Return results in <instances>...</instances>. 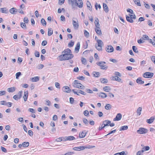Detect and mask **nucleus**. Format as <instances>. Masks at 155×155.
<instances>
[{
    "mask_svg": "<svg viewBox=\"0 0 155 155\" xmlns=\"http://www.w3.org/2000/svg\"><path fill=\"white\" fill-rule=\"evenodd\" d=\"M62 54L58 56L60 61L68 60L73 58L74 57L71 50L69 48L65 49L62 52Z\"/></svg>",
    "mask_w": 155,
    "mask_h": 155,
    "instance_id": "f257e3e1",
    "label": "nucleus"
},
{
    "mask_svg": "<svg viewBox=\"0 0 155 155\" xmlns=\"http://www.w3.org/2000/svg\"><path fill=\"white\" fill-rule=\"evenodd\" d=\"M97 42L98 43V46H97L96 45H95V48L99 51H101L102 50V45H103L102 41L101 40H97Z\"/></svg>",
    "mask_w": 155,
    "mask_h": 155,
    "instance_id": "f03ea898",
    "label": "nucleus"
},
{
    "mask_svg": "<svg viewBox=\"0 0 155 155\" xmlns=\"http://www.w3.org/2000/svg\"><path fill=\"white\" fill-rule=\"evenodd\" d=\"M148 130L145 128L140 127L137 131V133L139 134H143L147 133Z\"/></svg>",
    "mask_w": 155,
    "mask_h": 155,
    "instance_id": "7ed1b4c3",
    "label": "nucleus"
},
{
    "mask_svg": "<svg viewBox=\"0 0 155 155\" xmlns=\"http://www.w3.org/2000/svg\"><path fill=\"white\" fill-rule=\"evenodd\" d=\"M22 91H19L18 93V94L15 95L13 96V98L16 100H18V99H20L22 97Z\"/></svg>",
    "mask_w": 155,
    "mask_h": 155,
    "instance_id": "20e7f679",
    "label": "nucleus"
},
{
    "mask_svg": "<svg viewBox=\"0 0 155 155\" xmlns=\"http://www.w3.org/2000/svg\"><path fill=\"white\" fill-rule=\"evenodd\" d=\"M126 17L127 21L128 22L131 23H133L134 22L133 19H135L136 18V16L134 14V16L132 18L129 17V16L127 15H126Z\"/></svg>",
    "mask_w": 155,
    "mask_h": 155,
    "instance_id": "39448f33",
    "label": "nucleus"
},
{
    "mask_svg": "<svg viewBox=\"0 0 155 155\" xmlns=\"http://www.w3.org/2000/svg\"><path fill=\"white\" fill-rule=\"evenodd\" d=\"M153 73L147 72L144 74L143 77L145 78H151L153 77Z\"/></svg>",
    "mask_w": 155,
    "mask_h": 155,
    "instance_id": "423d86ee",
    "label": "nucleus"
},
{
    "mask_svg": "<svg viewBox=\"0 0 155 155\" xmlns=\"http://www.w3.org/2000/svg\"><path fill=\"white\" fill-rule=\"evenodd\" d=\"M76 20H73V25L74 28L75 29H78L79 27V25L78 24V21L77 19H75Z\"/></svg>",
    "mask_w": 155,
    "mask_h": 155,
    "instance_id": "0eeeda50",
    "label": "nucleus"
},
{
    "mask_svg": "<svg viewBox=\"0 0 155 155\" xmlns=\"http://www.w3.org/2000/svg\"><path fill=\"white\" fill-rule=\"evenodd\" d=\"M106 51L110 53L114 51L113 47L111 45H107L106 48Z\"/></svg>",
    "mask_w": 155,
    "mask_h": 155,
    "instance_id": "6e6552de",
    "label": "nucleus"
},
{
    "mask_svg": "<svg viewBox=\"0 0 155 155\" xmlns=\"http://www.w3.org/2000/svg\"><path fill=\"white\" fill-rule=\"evenodd\" d=\"M62 90L65 92L70 93L71 91V89L68 86H64L62 88Z\"/></svg>",
    "mask_w": 155,
    "mask_h": 155,
    "instance_id": "1a4fd4ad",
    "label": "nucleus"
},
{
    "mask_svg": "<svg viewBox=\"0 0 155 155\" xmlns=\"http://www.w3.org/2000/svg\"><path fill=\"white\" fill-rule=\"evenodd\" d=\"M69 3L71 2V6L73 7L74 6H77V0H68Z\"/></svg>",
    "mask_w": 155,
    "mask_h": 155,
    "instance_id": "9d476101",
    "label": "nucleus"
},
{
    "mask_svg": "<svg viewBox=\"0 0 155 155\" xmlns=\"http://www.w3.org/2000/svg\"><path fill=\"white\" fill-rule=\"evenodd\" d=\"M72 85L74 87L77 88L81 89H84L85 87L84 86L81 84V85H79L78 84H75Z\"/></svg>",
    "mask_w": 155,
    "mask_h": 155,
    "instance_id": "9b49d317",
    "label": "nucleus"
},
{
    "mask_svg": "<svg viewBox=\"0 0 155 155\" xmlns=\"http://www.w3.org/2000/svg\"><path fill=\"white\" fill-rule=\"evenodd\" d=\"M85 149V146H81L77 147H75L73 148V149L76 151H80L81 150H83Z\"/></svg>",
    "mask_w": 155,
    "mask_h": 155,
    "instance_id": "f8f14e48",
    "label": "nucleus"
},
{
    "mask_svg": "<svg viewBox=\"0 0 155 155\" xmlns=\"http://www.w3.org/2000/svg\"><path fill=\"white\" fill-rule=\"evenodd\" d=\"M77 6L81 8L83 7V3L82 0H78Z\"/></svg>",
    "mask_w": 155,
    "mask_h": 155,
    "instance_id": "ddd939ff",
    "label": "nucleus"
},
{
    "mask_svg": "<svg viewBox=\"0 0 155 155\" xmlns=\"http://www.w3.org/2000/svg\"><path fill=\"white\" fill-rule=\"evenodd\" d=\"M122 118V115L120 113L118 114L116 117L114 119V121H118L120 120Z\"/></svg>",
    "mask_w": 155,
    "mask_h": 155,
    "instance_id": "4468645a",
    "label": "nucleus"
},
{
    "mask_svg": "<svg viewBox=\"0 0 155 155\" xmlns=\"http://www.w3.org/2000/svg\"><path fill=\"white\" fill-rule=\"evenodd\" d=\"M18 12V10L15 8H12L9 10L10 12L12 14H16Z\"/></svg>",
    "mask_w": 155,
    "mask_h": 155,
    "instance_id": "2eb2a0df",
    "label": "nucleus"
},
{
    "mask_svg": "<svg viewBox=\"0 0 155 155\" xmlns=\"http://www.w3.org/2000/svg\"><path fill=\"white\" fill-rule=\"evenodd\" d=\"M28 94V92L27 91H24L23 98L24 99V101L25 102L27 100Z\"/></svg>",
    "mask_w": 155,
    "mask_h": 155,
    "instance_id": "dca6fc26",
    "label": "nucleus"
},
{
    "mask_svg": "<svg viewBox=\"0 0 155 155\" xmlns=\"http://www.w3.org/2000/svg\"><path fill=\"white\" fill-rule=\"evenodd\" d=\"M95 30L98 35H102V32L99 27L95 28Z\"/></svg>",
    "mask_w": 155,
    "mask_h": 155,
    "instance_id": "f3484780",
    "label": "nucleus"
},
{
    "mask_svg": "<svg viewBox=\"0 0 155 155\" xmlns=\"http://www.w3.org/2000/svg\"><path fill=\"white\" fill-rule=\"evenodd\" d=\"M111 121L108 120H106L103 121L102 126L103 125L105 127L106 126H109V124H110Z\"/></svg>",
    "mask_w": 155,
    "mask_h": 155,
    "instance_id": "a211bd4d",
    "label": "nucleus"
},
{
    "mask_svg": "<svg viewBox=\"0 0 155 155\" xmlns=\"http://www.w3.org/2000/svg\"><path fill=\"white\" fill-rule=\"evenodd\" d=\"M80 43L79 42H78L76 45V46L75 47V51L77 53L79 52V50L80 48Z\"/></svg>",
    "mask_w": 155,
    "mask_h": 155,
    "instance_id": "6ab92c4d",
    "label": "nucleus"
},
{
    "mask_svg": "<svg viewBox=\"0 0 155 155\" xmlns=\"http://www.w3.org/2000/svg\"><path fill=\"white\" fill-rule=\"evenodd\" d=\"M15 90V87H12L8 88L7 89V91L9 92H13Z\"/></svg>",
    "mask_w": 155,
    "mask_h": 155,
    "instance_id": "aec40b11",
    "label": "nucleus"
},
{
    "mask_svg": "<svg viewBox=\"0 0 155 155\" xmlns=\"http://www.w3.org/2000/svg\"><path fill=\"white\" fill-rule=\"evenodd\" d=\"M87 132H82L81 134L80 133L79 134V137L80 138H83L86 136Z\"/></svg>",
    "mask_w": 155,
    "mask_h": 155,
    "instance_id": "412c9836",
    "label": "nucleus"
},
{
    "mask_svg": "<svg viewBox=\"0 0 155 155\" xmlns=\"http://www.w3.org/2000/svg\"><path fill=\"white\" fill-rule=\"evenodd\" d=\"M154 120V118L153 117H151L150 119L147 120V122L149 124L152 123Z\"/></svg>",
    "mask_w": 155,
    "mask_h": 155,
    "instance_id": "4be33fe9",
    "label": "nucleus"
},
{
    "mask_svg": "<svg viewBox=\"0 0 155 155\" xmlns=\"http://www.w3.org/2000/svg\"><path fill=\"white\" fill-rule=\"evenodd\" d=\"M100 82L103 84H106L108 82V80L106 78H101L100 79Z\"/></svg>",
    "mask_w": 155,
    "mask_h": 155,
    "instance_id": "5701e85b",
    "label": "nucleus"
},
{
    "mask_svg": "<svg viewBox=\"0 0 155 155\" xmlns=\"http://www.w3.org/2000/svg\"><path fill=\"white\" fill-rule=\"evenodd\" d=\"M112 80L113 81H116L119 82H120L121 81V79L119 77L117 76L112 77Z\"/></svg>",
    "mask_w": 155,
    "mask_h": 155,
    "instance_id": "b1692460",
    "label": "nucleus"
},
{
    "mask_svg": "<svg viewBox=\"0 0 155 155\" xmlns=\"http://www.w3.org/2000/svg\"><path fill=\"white\" fill-rule=\"evenodd\" d=\"M136 82L138 84H143L144 82V81L141 80V78H138L136 80Z\"/></svg>",
    "mask_w": 155,
    "mask_h": 155,
    "instance_id": "393cba45",
    "label": "nucleus"
},
{
    "mask_svg": "<svg viewBox=\"0 0 155 155\" xmlns=\"http://www.w3.org/2000/svg\"><path fill=\"white\" fill-rule=\"evenodd\" d=\"M103 7L105 12L106 13L107 12H108L109 10L108 7L107 5L106 4L103 3Z\"/></svg>",
    "mask_w": 155,
    "mask_h": 155,
    "instance_id": "a878e982",
    "label": "nucleus"
},
{
    "mask_svg": "<svg viewBox=\"0 0 155 155\" xmlns=\"http://www.w3.org/2000/svg\"><path fill=\"white\" fill-rule=\"evenodd\" d=\"M31 81L33 82H37L39 80V78L38 77H35L31 78Z\"/></svg>",
    "mask_w": 155,
    "mask_h": 155,
    "instance_id": "bb28decb",
    "label": "nucleus"
},
{
    "mask_svg": "<svg viewBox=\"0 0 155 155\" xmlns=\"http://www.w3.org/2000/svg\"><path fill=\"white\" fill-rule=\"evenodd\" d=\"M106 64V63L104 61H99L96 63V64L101 67L102 66Z\"/></svg>",
    "mask_w": 155,
    "mask_h": 155,
    "instance_id": "cd10ccee",
    "label": "nucleus"
},
{
    "mask_svg": "<svg viewBox=\"0 0 155 155\" xmlns=\"http://www.w3.org/2000/svg\"><path fill=\"white\" fill-rule=\"evenodd\" d=\"M87 7L88 9L91 11L92 10V9L91 8V4L90 2L88 1H87Z\"/></svg>",
    "mask_w": 155,
    "mask_h": 155,
    "instance_id": "c85d7f7f",
    "label": "nucleus"
},
{
    "mask_svg": "<svg viewBox=\"0 0 155 155\" xmlns=\"http://www.w3.org/2000/svg\"><path fill=\"white\" fill-rule=\"evenodd\" d=\"M111 88L109 86H105L104 87V90L106 92H109L111 90Z\"/></svg>",
    "mask_w": 155,
    "mask_h": 155,
    "instance_id": "c756f323",
    "label": "nucleus"
},
{
    "mask_svg": "<svg viewBox=\"0 0 155 155\" xmlns=\"http://www.w3.org/2000/svg\"><path fill=\"white\" fill-rule=\"evenodd\" d=\"M53 32V31L52 29L51 28H48V35L50 36L51 35Z\"/></svg>",
    "mask_w": 155,
    "mask_h": 155,
    "instance_id": "7c9ffc66",
    "label": "nucleus"
},
{
    "mask_svg": "<svg viewBox=\"0 0 155 155\" xmlns=\"http://www.w3.org/2000/svg\"><path fill=\"white\" fill-rule=\"evenodd\" d=\"M0 9H1V12L2 13H7L8 12V10L6 8H1Z\"/></svg>",
    "mask_w": 155,
    "mask_h": 155,
    "instance_id": "2f4dec72",
    "label": "nucleus"
},
{
    "mask_svg": "<svg viewBox=\"0 0 155 155\" xmlns=\"http://www.w3.org/2000/svg\"><path fill=\"white\" fill-rule=\"evenodd\" d=\"M99 96L102 98H105L107 97V95L105 93L103 92L101 93Z\"/></svg>",
    "mask_w": 155,
    "mask_h": 155,
    "instance_id": "473e14b6",
    "label": "nucleus"
},
{
    "mask_svg": "<svg viewBox=\"0 0 155 155\" xmlns=\"http://www.w3.org/2000/svg\"><path fill=\"white\" fill-rule=\"evenodd\" d=\"M94 23L96 27H99L100 25L99 23V20L98 18H96V19Z\"/></svg>",
    "mask_w": 155,
    "mask_h": 155,
    "instance_id": "72a5a7b5",
    "label": "nucleus"
},
{
    "mask_svg": "<svg viewBox=\"0 0 155 155\" xmlns=\"http://www.w3.org/2000/svg\"><path fill=\"white\" fill-rule=\"evenodd\" d=\"M94 76L95 77H98L100 76V73L98 72L94 71L93 72Z\"/></svg>",
    "mask_w": 155,
    "mask_h": 155,
    "instance_id": "f704fd0d",
    "label": "nucleus"
},
{
    "mask_svg": "<svg viewBox=\"0 0 155 155\" xmlns=\"http://www.w3.org/2000/svg\"><path fill=\"white\" fill-rule=\"evenodd\" d=\"M128 128V127L127 126H124L121 127L120 129V130H127Z\"/></svg>",
    "mask_w": 155,
    "mask_h": 155,
    "instance_id": "c9c22d12",
    "label": "nucleus"
},
{
    "mask_svg": "<svg viewBox=\"0 0 155 155\" xmlns=\"http://www.w3.org/2000/svg\"><path fill=\"white\" fill-rule=\"evenodd\" d=\"M150 147L148 146H146L143 147L142 148V151H143V152L145 151L148 150L150 149Z\"/></svg>",
    "mask_w": 155,
    "mask_h": 155,
    "instance_id": "e433bc0d",
    "label": "nucleus"
},
{
    "mask_svg": "<svg viewBox=\"0 0 155 155\" xmlns=\"http://www.w3.org/2000/svg\"><path fill=\"white\" fill-rule=\"evenodd\" d=\"M20 25L21 27L22 28H23L25 29H27V27L25 23L23 22H21V23Z\"/></svg>",
    "mask_w": 155,
    "mask_h": 155,
    "instance_id": "4c0bfd02",
    "label": "nucleus"
},
{
    "mask_svg": "<svg viewBox=\"0 0 155 155\" xmlns=\"http://www.w3.org/2000/svg\"><path fill=\"white\" fill-rule=\"evenodd\" d=\"M23 147H27L29 145V143L28 142H24L22 143Z\"/></svg>",
    "mask_w": 155,
    "mask_h": 155,
    "instance_id": "58836bf2",
    "label": "nucleus"
},
{
    "mask_svg": "<svg viewBox=\"0 0 155 155\" xmlns=\"http://www.w3.org/2000/svg\"><path fill=\"white\" fill-rule=\"evenodd\" d=\"M68 140H72L75 139V137L73 136H69L67 137Z\"/></svg>",
    "mask_w": 155,
    "mask_h": 155,
    "instance_id": "ea45409f",
    "label": "nucleus"
},
{
    "mask_svg": "<svg viewBox=\"0 0 155 155\" xmlns=\"http://www.w3.org/2000/svg\"><path fill=\"white\" fill-rule=\"evenodd\" d=\"M41 23L42 24L43 26H46V22L44 19L42 18L41 20Z\"/></svg>",
    "mask_w": 155,
    "mask_h": 155,
    "instance_id": "a19ab883",
    "label": "nucleus"
},
{
    "mask_svg": "<svg viewBox=\"0 0 155 155\" xmlns=\"http://www.w3.org/2000/svg\"><path fill=\"white\" fill-rule=\"evenodd\" d=\"M135 3L137 5L139 6H141V4L140 2V0H134Z\"/></svg>",
    "mask_w": 155,
    "mask_h": 155,
    "instance_id": "79ce46f5",
    "label": "nucleus"
},
{
    "mask_svg": "<svg viewBox=\"0 0 155 155\" xmlns=\"http://www.w3.org/2000/svg\"><path fill=\"white\" fill-rule=\"evenodd\" d=\"M141 110L142 108L141 107H139L137 108V113L138 114H139V115H140L141 114Z\"/></svg>",
    "mask_w": 155,
    "mask_h": 155,
    "instance_id": "37998d69",
    "label": "nucleus"
},
{
    "mask_svg": "<svg viewBox=\"0 0 155 155\" xmlns=\"http://www.w3.org/2000/svg\"><path fill=\"white\" fill-rule=\"evenodd\" d=\"M105 108L107 110H110L111 108V107L110 104H108L105 106Z\"/></svg>",
    "mask_w": 155,
    "mask_h": 155,
    "instance_id": "c03bdc74",
    "label": "nucleus"
},
{
    "mask_svg": "<svg viewBox=\"0 0 155 155\" xmlns=\"http://www.w3.org/2000/svg\"><path fill=\"white\" fill-rule=\"evenodd\" d=\"M132 49L134 52H135L136 53H138V51L137 50V49L135 46H132Z\"/></svg>",
    "mask_w": 155,
    "mask_h": 155,
    "instance_id": "a18cd8bd",
    "label": "nucleus"
},
{
    "mask_svg": "<svg viewBox=\"0 0 155 155\" xmlns=\"http://www.w3.org/2000/svg\"><path fill=\"white\" fill-rule=\"evenodd\" d=\"M74 42L71 41L68 44V46L70 48L72 47L74 45Z\"/></svg>",
    "mask_w": 155,
    "mask_h": 155,
    "instance_id": "49530a36",
    "label": "nucleus"
},
{
    "mask_svg": "<svg viewBox=\"0 0 155 155\" xmlns=\"http://www.w3.org/2000/svg\"><path fill=\"white\" fill-rule=\"evenodd\" d=\"M84 35L87 38H88L89 36V33L86 30L84 31Z\"/></svg>",
    "mask_w": 155,
    "mask_h": 155,
    "instance_id": "de8ad7c7",
    "label": "nucleus"
},
{
    "mask_svg": "<svg viewBox=\"0 0 155 155\" xmlns=\"http://www.w3.org/2000/svg\"><path fill=\"white\" fill-rule=\"evenodd\" d=\"M149 42L152 44V45L155 47V40H154L153 41H152V39H149Z\"/></svg>",
    "mask_w": 155,
    "mask_h": 155,
    "instance_id": "09e8293b",
    "label": "nucleus"
},
{
    "mask_svg": "<svg viewBox=\"0 0 155 155\" xmlns=\"http://www.w3.org/2000/svg\"><path fill=\"white\" fill-rule=\"evenodd\" d=\"M78 93H80V94H82L84 95H86V93H85L84 91H82L80 90H78Z\"/></svg>",
    "mask_w": 155,
    "mask_h": 155,
    "instance_id": "8fccbe9b",
    "label": "nucleus"
},
{
    "mask_svg": "<svg viewBox=\"0 0 155 155\" xmlns=\"http://www.w3.org/2000/svg\"><path fill=\"white\" fill-rule=\"evenodd\" d=\"M21 75V73L20 72L17 73L15 74L16 78L18 79L19 77Z\"/></svg>",
    "mask_w": 155,
    "mask_h": 155,
    "instance_id": "3c124183",
    "label": "nucleus"
},
{
    "mask_svg": "<svg viewBox=\"0 0 155 155\" xmlns=\"http://www.w3.org/2000/svg\"><path fill=\"white\" fill-rule=\"evenodd\" d=\"M35 51V56L36 57H39L40 56L39 52L37 51Z\"/></svg>",
    "mask_w": 155,
    "mask_h": 155,
    "instance_id": "603ef678",
    "label": "nucleus"
},
{
    "mask_svg": "<svg viewBox=\"0 0 155 155\" xmlns=\"http://www.w3.org/2000/svg\"><path fill=\"white\" fill-rule=\"evenodd\" d=\"M142 38L143 40V39H146L147 40H148L150 39L149 38L148 36L145 35H144L143 36V37Z\"/></svg>",
    "mask_w": 155,
    "mask_h": 155,
    "instance_id": "864d4df0",
    "label": "nucleus"
},
{
    "mask_svg": "<svg viewBox=\"0 0 155 155\" xmlns=\"http://www.w3.org/2000/svg\"><path fill=\"white\" fill-rule=\"evenodd\" d=\"M75 84L81 85V84L79 82V81H78L76 80H74V83H73V85Z\"/></svg>",
    "mask_w": 155,
    "mask_h": 155,
    "instance_id": "5fc2aeb1",
    "label": "nucleus"
},
{
    "mask_svg": "<svg viewBox=\"0 0 155 155\" xmlns=\"http://www.w3.org/2000/svg\"><path fill=\"white\" fill-rule=\"evenodd\" d=\"M28 18L26 17H25L24 18V23H28Z\"/></svg>",
    "mask_w": 155,
    "mask_h": 155,
    "instance_id": "6e6d98bb",
    "label": "nucleus"
},
{
    "mask_svg": "<svg viewBox=\"0 0 155 155\" xmlns=\"http://www.w3.org/2000/svg\"><path fill=\"white\" fill-rule=\"evenodd\" d=\"M86 91L88 93L92 94L93 93V91L89 89H87L86 90Z\"/></svg>",
    "mask_w": 155,
    "mask_h": 155,
    "instance_id": "4d7b16f0",
    "label": "nucleus"
},
{
    "mask_svg": "<svg viewBox=\"0 0 155 155\" xmlns=\"http://www.w3.org/2000/svg\"><path fill=\"white\" fill-rule=\"evenodd\" d=\"M143 152V151H142V150H140L137 152V155H142V153Z\"/></svg>",
    "mask_w": 155,
    "mask_h": 155,
    "instance_id": "13d9d810",
    "label": "nucleus"
},
{
    "mask_svg": "<svg viewBox=\"0 0 155 155\" xmlns=\"http://www.w3.org/2000/svg\"><path fill=\"white\" fill-rule=\"evenodd\" d=\"M84 114L85 116H87L89 115V113L88 110H85L84 112Z\"/></svg>",
    "mask_w": 155,
    "mask_h": 155,
    "instance_id": "bf43d9fd",
    "label": "nucleus"
},
{
    "mask_svg": "<svg viewBox=\"0 0 155 155\" xmlns=\"http://www.w3.org/2000/svg\"><path fill=\"white\" fill-rule=\"evenodd\" d=\"M55 85L56 87L57 88H60V84L59 83L56 82L55 83Z\"/></svg>",
    "mask_w": 155,
    "mask_h": 155,
    "instance_id": "052dcab7",
    "label": "nucleus"
},
{
    "mask_svg": "<svg viewBox=\"0 0 155 155\" xmlns=\"http://www.w3.org/2000/svg\"><path fill=\"white\" fill-rule=\"evenodd\" d=\"M107 68V66L106 65H102L101 67V69L103 70H106Z\"/></svg>",
    "mask_w": 155,
    "mask_h": 155,
    "instance_id": "680f3d73",
    "label": "nucleus"
},
{
    "mask_svg": "<svg viewBox=\"0 0 155 155\" xmlns=\"http://www.w3.org/2000/svg\"><path fill=\"white\" fill-rule=\"evenodd\" d=\"M52 119L53 120H58V117L56 115H54L52 117Z\"/></svg>",
    "mask_w": 155,
    "mask_h": 155,
    "instance_id": "e2e57ef3",
    "label": "nucleus"
},
{
    "mask_svg": "<svg viewBox=\"0 0 155 155\" xmlns=\"http://www.w3.org/2000/svg\"><path fill=\"white\" fill-rule=\"evenodd\" d=\"M63 140V137H60L56 139V141L57 142L61 141Z\"/></svg>",
    "mask_w": 155,
    "mask_h": 155,
    "instance_id": "0e129e2a",
    "label": "nucleus"
},
{
    "mask_svg": "<svg viewBox=\"0 0 155 155\" xmlns=\"http://www.w3.org/2000/svg\"><path fill=\"white\" fill-rule=\"evenodd\" d=\"M70 99V102L71 104H73L74 102V99L73 98L71 97L69 98Z\"/></svg>",
    "mask_w": 155,
    "mask_h": 155,
    "instance_id": "69168bd1",
    "label": "nucleus"
},
{
    "mask_svg": "<svg viewBox=\"0 0 155 155\" xmlns=\"http://www.w3.org/2000/svg\"><path fill=\"white\" fill-rule=\"evenodd\" d=\"M114 74L116 75L117 76H119V77H121V74L119 72H115L114 73Z\"/></svg>",
    "mask_w": 155,
    "mask_h": 155,
    "instance_id": "338daca9",
    "label": "nucleus"
},
{
    "mask_svg": "<svg viewBox=\"0 0 155 155\" xmlns=\"http://www.w3.org/2000/svg\"><path fill=\"white\" fill-rule=\"evenodd\" d=\"M144 5L145 6V7L147 8V9H150V6L148 4H146V3H145L144 2Z\"/></svg>",
    "mask_w": 155,
    "mask_h": 155,
    "instance_id": "774afa93",
    "label": "nucleus"
}]
</instances>
